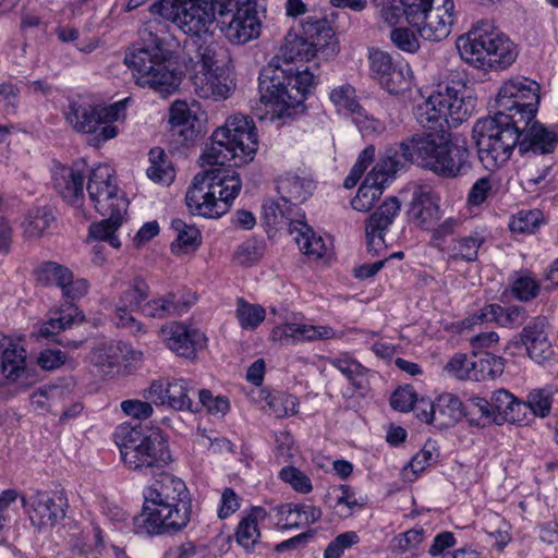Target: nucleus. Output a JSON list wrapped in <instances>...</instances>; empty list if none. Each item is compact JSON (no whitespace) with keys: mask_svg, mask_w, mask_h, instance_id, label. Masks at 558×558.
<instances>
[{"mask_svg":"<svg viewBox=\"0 0 558 558\" xmlns=\"http://www.w3.org/2000/svg\"><path fill=\"white\" fill-rule=\"evenodd\" d=\"M446 97L442 92L432 94L422 104L415 107V118L417 123L429 132L445 130L446 114H445Z\"/></svg>","mask_w":558,"mask_h":558,"instance_id":"nucleus-31","label":"nucleus"},{"mask_svg":"<svg viewBox=\"0 0 558 558\" xmlns=\"http://www.w3.org/2000/svg\"><path fill=\"white\" fill-rule=\"evenodd\" d=\"M424 538L425 531L422 527H414L399 534L395 538V546L400 551L417 549L418 545L424 541Z\"/></svg>","mask_w":558,"mask_h":558,"instance_id":"nucleus-59","label":"nucleus"},{"mask_svg":"<svg viewBox=\"0 0 558 558\" xmlns=\"http://www.w3.org/2000/svg\"><path fill=\"white\" fill-rule=\"evenodd\" d=\"M29 520L37 529H51L64 519L68 498L60 490H33L21 497Z\"/></svg>","mask_w":558,"mask_h":558,"instance_id":"nucleus-15","label":"nucleus"},{"mask_svg":"<svg viewBox=\"0 0 558 558\" xmlns=\"http://www.w3.org/2000/svg\"><path fill=\"white\" fill-rule=\"evenodd\" d=\"M125 102L126 99L109 107H93L85 102L71 101L65 119L75 131L94 134L93 141L99 145L118 135V128L113 123L124 116Z\"/></svg>","mask_w":558,"mask_h":558,"instance_id":"nucleus-11","label":"nucleus"},{"mask_svg":"<svg viewBox=\"0 0 558 558\" xmlns=\"http://www.w3.org/2000/svg\"><path fill=\"white\" fill-rule=\"evenodd\" d=\"M408 216L416 227L430 230L439 219V206L433 194L423 190L415 191Z\"/></svg>","mask_w":558,"mask_h":558,"instance_id":"nucleus-30","label":"nucleus"},{"mask_svg":"<svg viewBox=\"0 0 558 558\" xmlns=\"http://www.w3.org/2000/svg\"><path fill=\"white\" fill-rule=\"evenodd\" d=\"M485 241V232L481 229L473 230L469 235L457 238L452 240L447 248L449 258L468 263L475 262L478 256V250Z\"/></svg>","mask_w":558,"mask_h":558,"instance_id":"nucleus-35","label":"nucleus"},{"mask_svg":"<svg viewBox=\"0 0 558 558\" xmlns=\"http://www.w3.org/2000/svg\"><path fill=\"white\" fill-rule=\"evenodd\" d=\"M167 393V407L177 411H190L198 412L199 409L194 407L195 402L192 400V396H195L196 391L190 381L185 379H173L166 386Z\"/></svg>","mask_w":558,"mask_h":558,"instance_id":"nucleus-37","label":"nucleus"},{"mask_svg":"<svg viewBox=\"0 0 558 558\" xmlns=\"http://www.w3.org/2000/svg\"><path fill=\"white\" fill-rule=\"evenodd\" d=\"M194 407L199 410L203 407L213 415L225 416L230 409V403L226 397H214L209 390L202 389L198 391V402H195Z\"/></svg>","mask_w":558,"mask_h":558,"instance_id":"nucleus-51","label":"nucleus"},{"mask_svg":"<svg viewBox=\"0 0 558 558\" xmlns=\"http://www.w3.org/2000/svg\"><path fill=\"white\" fill-rule=\"evenodd\" d=\"M436 426L448 428L468 415L462 401L452 393H442L435 400Z\"/></svg>","mask_w":558,"mask_h":558,"instance_id":"nucleus-34","label":"nucleus"},{"mask_svg":"<svg viewBox=\"0 0 558 558\" xmlns=\"http://www.w3.org/2000/svg\"><path fill=\"white\" fill-rule=\"evenodd\" d=\"M272 511L278 515H283L284 513H295L300 520H302L303 524H313L320 520L322 510L313 505L305 504H283L272 508Z\"/></svg>","mask_w":558,"mask_h":558,"instance_id":"nucleus-46","label":"nucleus"},{"mask_svg":"<svg viewBox=\"0 0 558 558\" xmlns=\"http://www.w3.org/2000/svg\"><path fill=\"white\" fill-rule=\"evenodd\" d=\"M522 128L524 125L502 113H494L477 120L472 130V137L478 159L486 169L495 170L510 159L513 149L519 148Z\"/></svg>","mask_w":558,"mask_h":558,"instance_id":"nucleus-9","label":"nucleus"},{"mask_svg":"<svg viewBox=\"0 0 558 558\" xmlns=\"http://www.w3.org/2000/svg\"><path fill=\"white\" fill-rule=\"evenodd\" d=\"M335 331L329 326H314L299 323H287L275 327L271 330L272 341L282 344H296L317 340L331 339Z\"/></svg>","mask_w":558,"mask_h":558,"instance_id":"nucleus-23","label":"nucleus"},{"mask_svg":"<svg viewBox=\"0 0 558 558\" xmlns=\"http://www.w3.org/2000/svg\"><path fill=\"white\" fill-rule=\"evenodd\" d=\"M121 409L128 416L136 420H146L150 417L154 412L150 402L133 399L122 401Z\"/></svg>","mask_w":558,"mask_h":558,"instance_id":"nucleus-62","label":"nucleus"},{"mask_svg":"<svg viewBox=\"0 0 558 558\" xmlns=\"http://www.w3.org/2000/svg\"><path fill=\"white\" fill-rule=\"evenodd\" d=\"M339 51L335 32L325 19L308 16L303 23V35L289 33L278 53L265 65L258 77L259 105L254 114L263 120L267 114L290 116L289 109L301 106L314 90L318 75L313 71L318 63L304 70L293 63L313 58L328 60Z\"/></svg>","mask_w":558,"mask_h":558,"instance_id":"nucleus-1","label":"nucleus"},{"mask_svg":"<svg viewBox=\"0 0 558 558\" xmlns=\"http://www.w3.org/2000/svg\"><path fill=\"white\" fill-rule=\"evenodd\" d=\"M35 275L40 283L60 288L71 276V270L56 262H45L36 268Z\"/></svg>","mask_w":558,"mask_h":558,"instance_id":"nucleus-45","label":"nucleus"},{"mask_svg":"<svg viewBox=\"0 0 558 558\" xmlns=\"http://www.w3.org/2000/svg\"><path fill=\"white\" fill-rule=\"evenodd\" d=\"M150 12L172 22L191 38L207 34L216 20L210 0H160L151 4Z\"/></svg>","mask_w":558,"mask_h":558,"instance_id":"nucleus-12","label":"nucleus"},{"mask_svg":"<svg viewBox=\"0 0 558 558\" xmlns=\"http://www.w3.org/2000/svg\"><path fill=\"white\" fill-rule=\"evenodd\" d=\"M166 345L178 355L194 359L196 351L206 345V336L181 323H171L160 330Z\"/></svg>","mask_w":558,"mask_h":558,"instance_id":"nucleus-21","label":"nucleus"},{"mask_svg":"<svg viewBox=\"0 0 558 558\" xmlns=\"http://www.w3.org/2000/svg\"><path fill=\"white\" fill-rule=\"evenodd\" d=\"M546 318L536 317L531 320L521 332V342L525 347L529 356L541 363L554 354L551 342L546 331Z\"/></svg>","mask_w":558,"mask_h":558,"instance_id":"nucleus-26","label":"nucleus"},{"mask_svg":"<svg viewBox=\"0 0 558 558\" xmlns=\"http://www.w3.org/2000/svg\"><path fill=\"white\" fill-rule=\"evenodd\" d=\"M265 222L274 228L288 226L303 254L320 258L327 252L324 239L317 235L305 221V215L299 207L291 206L286 199L268 201L263 206Z\"/></svg>","mask_w":558,"mask_h":558,"instance_id":"nucleus-10","label":"nucleus"},{"mask_svg":"<svg viewBox=\"0 0 558 558\" xmlns=\"http://www.w3.org/2000/svg\"><path fill=\"white\" fill-rule=\"evenodd\" d=\"M86 189L95 209L102 217H107L89 226V236L119 248L121 242L116 232L122 225L128 201L116 183L113 169L109 165L95 167L89 174Z\"/></svg>","mask_w":558,"mask_h":558,"instance_id":"nucleus-7","label":"nucleus"},{"mask_svg":"<svg viewBox=\"0 0 558 558\" xmlns=\"http://www.w3.org/2000/svg\"><path fill=\"white\" fill-rule=\"evenodd\" d=\"M20 93V88L12 83L0 84V106L8 114L15 112Z\"/></svg>","mask_w":558,"mask_h":558,"instance_id":"nucleus-63","label":"nucleus"},{"mask_svg":"<svg viewBox=\"0 0 558 558\" xmlns=\"http://www.w3.org/2000/svg\"><path fill=\"white\" fill-rule=\"evenodd\" d=\"M171 229L177 233L175 241L171 244L172 253L192 252L201 245V232L195 226L187 225L182 219L177 218L171 221Z\"/></svg>","mask_w":558,"mask_h":558,"instance_id":"nucleus-40","label":"nucleus"},{"mask_svg":"<svg viewBox=\"0 0 558 558\" xmlns=\"http://www.w3.org/2000/svg\"><path fill=\"white\" fill-rule=\"evenodd\" d=\"M460 57L481 70H504L518 57L517 46L488 23L481 22L456 43Z\"/></svg>","mask_w":558,"mask_h":558,"instance_id":"nucleus-8","label":"nucleus"},{"mask_svg":"<svg viewBox=\"0 0 558 558\" xmlns=\"http://www.w3.org/2000/svg\"><path fill=\"white\" fill-rule=\"evenodd\" d=\"M195 94L203 99L225 100L231 95L227 69L195 71L191 77Z\"/></svg>","mask_w":558,"mask_h":558,"instance_id":"nucleus-25","label":"nucleus"},{"mask_svg":"<svg viewBox=\"0 0 558 558\" xmlns=\"http://www.w3.org/2000/svg\"><path fill=\"white\" fill-rule=\"evenodd\" d=\"M400 170H402V161L398 154L385 153L360 185L351 201L352 208L357 211L371 210L387 184Z\"/></svg>","mask_w":558,"mask_h":558,"instance_id":"nucleus-14","label":"nucleus"},{"mask_svg":"<svg viewBox=\"0 0 558 558\" xmlns=\"http://www.w3.org/2000/svg\"><path fill=\"white\" fill-rule=\"evenodd\" d=\"M149 292V286L144 278L137 276L130 282L117 303L116 319L118 326L136 327V330H141V324L132 314L134 312L142 313V307L148 299Z\"/></svg>","mask_w":558,"mask_h":558,"instance_id":"nucleus-19","label":"nucleus"},{"mask_svg":"<svg viewBox=\"0 0 558 558\" xmlns=\"http://www.w3.org/2000/svg\"><path fill=\"white\" fill-rule=\"evenodd\" d=\"M280 478L289 483L299 493L306 494L312 490L310 477L294 466H284L281 469Z\"/></svg>","mask_w":558,"mask_h":558,"instance_id":"nucleus-55","label":"nucleus"},{"mask_svg":"<svg viewBox=\"0 0 558 558\" xmlns=\"http://www.w3.org/2000/svg\"><path fill=\"white\" fill-rule=\"evenodd\" d=\"M539 85L527 77L507 81L495 100V113L511 117L524 126L536 117L539 105Z\"/></svg>","mask_w":558,"mask_h":558,"instance_id":"nucleus-13","label":"nucleus"},{"mask_svg":"<svg viewBox=\"0 0 558 558\" xmlns=\"http://www.w3.org/2000/svg\"><path fill=\"white\" fill-rule=\"evenodd\" d=\"M463 226V220L459 217H448L437 227H432V240L437 242V246L448 236L458 233Z\"/></svg>","mask_w":558,"mask_h":558,"instance_id":"nucleus-56","label":"nucleus"},{"mask_svg":"<svg viewBox=\"0 0 558 558\" xmlns=\"http://www.w3.org/2000/svg\"><path fill=\"white\" fill-rule=\"evenodd\" d=\"M416 399L417 395L414 389L411 386H405L397 389L392 393L390 405L399 412H408L412 410Z\"/></svg>","mask_w":558,"mask_h":558,"instance_id":"nucleus-57","label":"nucleus"},{"mask_svg":"<svg viewBox=\"0 0 558 558\" xmlns=\"http://www.w3.org/2000/svg\"><path fill=\"white\" fill-rule=\"evenodd\" d=\"M277 189L282 199H286L291 206L298 207L312 196L315 183L308 178L287 173L278 181Z\"/></svg>","mask_w":558,"mask_h":558,"instance_id":"nucleus-32","label":"nucleus"},{"mask_svg":"<svg viewBox=\"0 0 558 558\" xmlns=\"http://www.w3.org/2000/svg\"><path fill=\"white\" fill-rule=\"evenodd\" d=\"M504 368V359L489 353H486L485 356L475 361V369L477 371L478 376H483L481 380L486 378H495L496 376L502 374Z\"/></svg>","mask_w":558,"mask_h":558,"instance_id":"nucleus-53","label":"nucleus"},{"mask_svg":"<svg viewBox=\"0 0 558 558\" xmlns=\"http://www.w3.org/2000/svg\"><path fill=\"white\" fill-rule=\"evenodd\" d=\"M210 140L201 156V166L213 168L194 177L185 202L193 215L218 218L229 210L242 187L240 174L225 163L233 161L239 167L253 160L258 141L253 121L245 116L230 117Z\"/></svg>","mask_w":558,"mask_h":558,"instance_id":"nucleus-2","label":"nucleus"},{"mask_svg":"<svg viewBox=\"0 0 558 558\" xmlns=\"http://www.w3.org/2000/svg\"><path fill=\"white\" fill-rule=\"evenodd\" d=\"M161 23L149 21L141 32L142 41L135 44L124 57V63L131 70L135 83L148 87L162 97L178 90L181 76L170 69L171 53L165 48V39L157 33Z\"/></svg>","mask_w":558,"mask_h":558,"instance_id":"nucleus-5","label":"nucleus"},{"mask_svg":"<svg viewBox=\"0 0 558 558\" xmlns=\"http://www.w3.org/2000/svg\"><path fill=\"white\" fill-rule=\"evenodd\" d=\"M266 517L267 512L264 508L253 507L251 511L240 520L235 530V541L245 551L251 553L265 547L260 542L258 523L264 521Z\"/></svg>","mask_w":558,"mask_h":558,"instance_id":"nucleus-29","label":"nucleus"},{"mask_svg":"<svg viewBox=\"0 0 558 558\" xmlns=\"http://www.w3.org/2000/svg\"><path fill=\"white\" fill-rule=\"evenodd\" d=\"M492 181L489 177L480 178L474 182L468 194V204L471 206L482 205L492 193Z\"/></svg>","mask_w":558,"mask_h":558,"instance_id":"nucleus-61","label":"nucleus"},{"mask_svg":"<svg viewBox=\"0 0 558 558\" xmlns=\"http://www.w3.org/2000/svg\"><path fill=\"white\" fill-rule=\"evenodd\" d=\"M264 243L257 239H248L238 246L234 259L239 265L248 267L257 263L264 255Z\"/></svg>","mask_w":558,"mask_h":558,"instance_id":"nucleus-48","label":"nucleus"},{"mask_svg":"<svg viewBox=\"0 0 558 558\" xmlns=\"http://www.w3.org/2000/svg\"><path fill=\"white\" fill-rule=\"evenodd\" d=\"M493 410L497 415V423L499 421L520 422L522 421V407L512 393L506 389H499L492 396Z\"/></svg>","mask_w":558,"mask_h":558,"instance_id":"nucleus-39","label":"nucleus"},{"mask_svg":"<svg viewBox=\"0 0 558 558\" xmlns=\"http://www.w3.org/2000/svg\"><path fill=\"white\" fill-rule=\"evenodd\" d=\"M145 488L142 513L134 518L140 534L159 535L183 530L191 521L192 499L185 483L163 469Z\"/></svg>","mask_w":558,"mask_h":558,"instance_id":"nucleus-3","label":"nucleus"},{"mask_svg":"<svg viewBox=\"0 0 558 558\" xmlns=\"http://www.w3.org/2000/svg\"><path fill=\"white\" fill-rule=\"evenodd\" d=\"M114 441L124 465L138 474L156 476L172 461L168 440L159 428L123 423L114 432Z\"/></svg>","mask_w":558,"mask_h":558,"instance_id":"nucleus-6","label":"nucleus"},{"mask_svg":"<svg viewBox=\"0 0 558 558\" xmlns=\"http://www.w3.org/2000/svg\"><path fill=\"white\" fill-rule=\"evenodd\" d=\"M401 203L396 196L386 198L367 218L365 225L367 252L372 256L378 255L385 245V232L399 215Z\"/></svg>","mask_w":558,"mask_h":558,"instance_id":"nucleus-18","label":"nucleus"},{"mask_svg":"<svg viewBox=\"0 0 558 558\" xmlns=\"http://www.w3.org/2000/svg\"><path fill=\"white\" fill-rule=\"evenodd\" d=\"M26 351L23 347L11 341L1 353V371L3 376L15 381L26 372Z\"/></svg>","mask_w":558,"mask_h":558,"instance_id":"nucleus-41","label":"nucleus"},{"mask_svg":"<svg viewBox=\"0 0 558 558\" xmlns=\"http://www.w3.org/2000/svg\"><path fill=\"white\" fill-rule=\"evenodd\" d=\"M386 153L398 154L402 169L408 162L415 163L447 180L461 178L472 169L469 147L453 143L451 133L446 130L414 134Z\"/></svg>","mask_w":558,"mask_h":558,"instance_id":"nucleus-4","label":"nucleus"},{"mask_svg":"<svg viewBox=\"0 0 558 558\" xmlns=\"http://www.w3.org/2000/svg\"><path fill=\"white\" fill-rule=\"evenodd\" d=\"M328 362L348 379L354 391H364L366 389L368 369L349 353L330 357Z\"/></svg>","mask_w":558,"mask_h":558,"instance_id":"nucleus-36","label":"nucleus"},{"mask_svg":"<svg viewBox=\"0 0 558 558\" xmlns=\"http://www.w3.org/2000/svg\"><path fill=\"white\" fill-rule=\"evenodd\" d=\"M92 362L106 372L118 365L119 356L112 345H102L93 351Z\"/></svg>","mask_w":558,"mask_h":558,"instance_id":"nucleus-58","label":"nucleus"},{"mask_svg":"<svg viewBox=\"0 0 558 558\" xmlns=\"http://www.w3.org/2000/svg\"><path fill=\"white\" fill-rule=\"evenodd\" d=\"M195 117L185 101H174L170 109L169 122L172 125L173 135L178 134L187 141L194 134L193 123Z\"/></svg>","mask_w":558,"mask_h":558,"instance_id":"nucleus-43","label":"nucleus"},{"mask_svg":"<svg viewBox=\"0 0 558 558\" xmlns=\"http://www.w3.org/2000/svg\"><path fill=\"white\" fill-rule=\"evenodd\" d=\"M392 44L400 50L414 53L420 48V43L412 31L404 27L393 28L390 33Z\"/></svg>","mask_w":558,"mask_h":558,"instance_id":"nucleus-54","label":"nucleus"},{"mask_svg":"<svg viewBox=\"0 0 558 558\" xmlns=\"http://www.w3.org/2000/svg\"><path fill=\"white\" fill-rule=\"evenodd\" d=\"M84 317L76 306L69 304L66 310H61L58 316L51 317L38 328V335L43 338H49L70 328L76 322H83Z\"/></svg>","mask_w":558,"mask_h":558,"instance_id":"nucleus-42","label":"nucleus"},{"mask_svg":"<svg viewBox=\"0 0 558 558\" xmlns=\"http://www.w3.org/2000/svg\"><path fill=\"white\" fill-rule=\"evenodd\" d=\"M435 451L436 448L433 444H425L423 449L409 462V466L413 473L418 474L423 472L427 465L434 462L436 460Z\"/></svg>","mask_w":558,"mask_h":558,"instance_id":"nucleus-64","label":"nucleus"},{"mask_svg":"<svg viewBox=\"0 0 558 558\" xmlns=\"http://www.w3.org/2000/svg\"><path fill=\"white\" fill-rule=\"evenodd\" d=\"M453 10L452 0H444L442 7L430 9L426 12V17L421 21L416 27L420 36L429 41H441L447 38L451 32L453 23L451 11Z\"/></svg>","mask_w":558,"mask_h":558,"instance_id":"nucleus-24","label":"nucleus"},{"mask_svg":"<svg viewBox=\"0 0 558 558\" xmlns=\"http://www.w3.org/2000/svg\"><path fill=\"white\" fill-rule=\"evenodd\" d=\"M189 59L194 63L195 71H221L228 62V49L207 37L190 39Z\"/></svg>","mask_w":558,"mask_h":558,"instance_id":"nucleus-20","label":"nucleus"},{"mask_svg":"<svg viewBox=\"0 0 558 558\" xmlns=\"http://www.w3.org/2000/svg\"><path fill=\"white\" fill-rule=\"evenodd\" d=\"M539 289V283L526 275L517 278L511 286L512 294L521 302L534 300L538 295Z\"/></svg>","mask_w":558,"mask_h":558,"instance_id":"nucleus-52","label":"nucleus"},{"mask_svg":"<svg viewBox=\"0 0 558 558\" xmlns=\"http://www.w3.org/2000/svg\"><path fill=\"white\" fill-rule=\"evenodd\" d=\"M445 369L458 379L481 380L475 369V361H471L465 354L458 353L447 363Z\"/></svg>","mask_w":558,"mask_h":558,"instance_id":"nucleus-47","label":"nucleus"},{"mask_svg":"<svg viewBox=\"0 0 558 558\" xmlns=\"http://www.w3.org/2000/svg\"><path fill=\"white\" fill-rule=\"evenodd\" d=\"M84 165L74 167L59 166L53 171V186L63 199L72 205H78L84 197Z\"/></svg>","mask_w":558,"mask_h":558,"instance_id":"nucleus-27","label":"nucleus"},{"mask_svg":"<svg viewBox=\"0 0 558 558\" xmlns=\"http://www.w3.org/2000/svg\"><path fill=\"white\" fill-rule=\"evenodd\" d=\"M329 99L338 112L353 114V121L361 131L364 129L367 130L368 128L375 130L373 125L375 121L368 120L366 111L356 99V90L351 84L345 83L332 88L329 94Z\"/></svg>","mask_w":558,"mask_h":558,"instance_id":"nucleus-28","label":"nucleus"},{"mask_svg":"<svg viewBox=\"0 0 558 558\" xmlns=\"http://www.w3.org/2000/svg\"><path fill=\"white\" fill-rule=\"evenodd\" d=\"M372 77L390 94H399L409 86V65L395 60L388 52L378 48L368 50Z\"/></svg>","mask_w":558,"mask_h":558,"instance_id":"nucleus-16","label":"nucleus"},{"mask_svg":"<svg viewBox=\"0 0 558 558\" xmlns=\"http://www.w3.org/2000/svg\"><path fill=\"white\" fill-rule=\"evenodd\" d=\"M231 13L230 20L220 21V29L231 44L244 45L259 36L262 21L256 5L242 3Z\"/></svg>","mask_w":558,"mask_h":558,"instance_id":"nucleus-17","label":"nucleus"},{"mask_svg":"<svg viewBox=\"0 0 558 558\" xmlns=\"http://www.w3.org/2000/svg\"><path fill=\"white\" fill-rule=\"evenodd\" d=\"M265 310L260 305L248 304L242 299L239 300L236 317L243 328H256L265 319Z\"/></svg>","mask_w":558,"mask_h":558,"instance_id":"nucleus-49","label":"nucleus"},{"mask_svg":"<svg viewBox=\"0 0 558 558\" xmlns=\"http://www.w3.org/2000/svg\"><path fill=\"white\" fill-rule=\"evenodd\" d=\"M190 303L182 301L173 292L146 300L142 307V314L146 317L165 319L172 316H180L187 311Z\"/></svg>","mask_w":558,"mask_h":558,"instance_id":"nucleus-33","label":"nucleus"},{"mask_svg":"<svg viewBox=\"0 0 558 558\" xmlns=\"http://www.w3.org/2000/svg\"><path fill=\"white\" fill-rule=\"evenodd\" d=\"M54 217L47 207H39L32 210L24 223V234L28 238H39L50 227Z\"/></svg>","mask_w":558,"mask_h":558,"instance_id":"nucleus-44","label":"nucleus"},{"mask_svg":"<svg viewBox=\"0 0 558 558\" xmlns=\"http://www.w3.org/2000/svg\"><path fill=\"white\" fill-rule=\"evenodd\" d=\"M63 284L64 286L60 287L62 295L64 299L71 302L83 298L87 293L89 288V283L86 279H75L72 271L71 276H69V279L65 280Z\"/></svg>","mask_w":558,"mask_h":558,"instance_id":"nucleus-60","label":"nucleus"},{"mask_svg":"<svg viewBox=\"0 0 558 558\" xmlns=\"http://www.w3.org/2000/svg\"><path fill=\"white\" fill-rule=\"evenodd\" d=\"M558 144V134L539 121L531 120L520 130L519 151L534 155L551 154Z\"/></svg>","mask_w":558,"mask_h":558,"instance_id":"nucleus-22","label":"nucleus"},{"mask_svg":"<svg viewBox=\"0 0 558 558\" xmlns=\"http://www.w3.org/2000/svg\"><path fill=\"white\" fill-rule=\"evenodd\" d=\"M442 96L446 97V105L444 108L446 114V128H457L472 114V101H465L463 97L458 95L457 90L447 87L446 93H442Z\"/></svg>","mask_w":558,"mask_h":558,"instance_id":"nucleus-38","label":"nucleus"},{"mask_svg":"<svg viewBox=\"0 0 558 558\" xmlns=\"http://www.w3.org/2000/svg\"><path fill=\"white\" fill-rule=\"evenodd\" d=\"M551 391L548 389H537L529 393L526 402H522V411L529 408L535 415L545 417L549 414L551 408Z\"/></svg>","mask_w":558,"mask_h":558,"instance_id":"nucleus-50","label":"nucleus"}]
</instances>
